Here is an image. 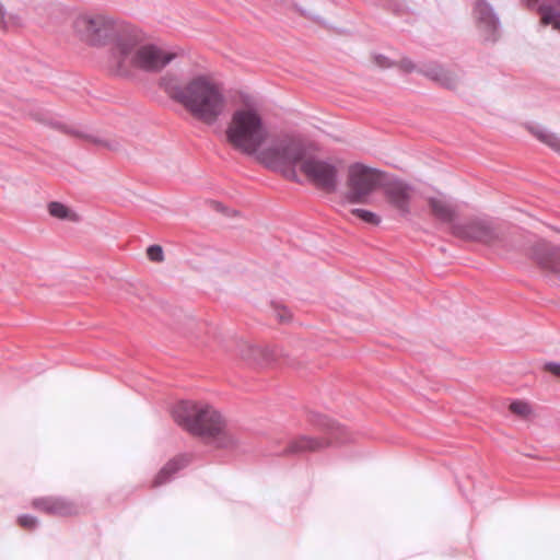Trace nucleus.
Returning a JSON list of instances; mask_svg holds the SVG:
<instances>
[{
    "mask_svg": "<svg viewBox=\"0 0 560 560\" xmlns=\"http://www.w3.org/2000/svg\"><path fill=\"white\" fill-rule=\"evenodd\" d=\"M172 415L177 424L192 435L210 439L218 447L235 445V439L224 430L221 413L208 404L180 400L174 405Z\"/></svg>",
    "mask_w": 560,
    "mask_h": 560,
    "instance_id": "1",
    "label": "nucleus"
},
{
    "mask_svg": "<svg viewBox=\"0 0 560 560\" xmlns=\"http://www.w3.org/2000/svg\"><path fill=\"white\" fill-rule=\"evenodd\" d=\"M170 95L194 117L207 124L217 121L225 106L223 93L205 75H197L184 86H172Z\"/></svg>",
    "mask_w": 560,
    "mask_h": 560,
    "instance_id": "2",
    "label": "nucleus"
},
{
    "mask_svg": "<svg viewBox=\"0 0 560 560\" xmlns=\"http://www.w3.org/2000/svg\"><path fill=\"white\" fill-rule=\"evenodd\" d=\"M131 35L132 38L122 44L110 67L114 74L131 78L136 70L160 72L174 59L173 54L162 50L154 44L142 45L143 34L137 26L131 30Z\"/></svg>",
    "mask_w": 560,
    "mask_h": 560,
    "instance_id": "3",
    "label": "nucleus"
},
{
    "mask_svg": "<svg viewBox=\"0 0 560 560\" xmlns=\"http://www.w3.org/2000/svg\"><path fill=\"white\" fill-rule=\"evenodd\" d=\"M133 27L135 25L130 23L113 20L105 15L79 14L72 23V30L86 44L97 47L110 46V67L122 44L132 38L131 30Z\"/></svg>",
    "mask_w": 560,
    "mask_h": 560,
    "instance_id": "4",
    "label": "nucleus"
},
{
    "mask_svg": "<svg viewBox=\"0 0 560 560\" xmlns=\"http://www.w3.org/2000/svg\"><path fill=\"white\" fill-rule=\"evenodd\" d=\"M225 136L235 150L246 155H258L259 149L267 140L268 130L256 109L238 108L231 116Z\"/></svg>",
    "mask_w": 560,
    "mask_h": 560,
    "instance_id": "5",
    "label": "nucleus"
},
{
    "mask_svg": "<svg viewBox=\"0 0 560 560\" xmlns=\"http://www.w3.org/2000/svg\"><path fill=\"white\" fill-rule=\"evenodd\" d=\"M307 144L299 138L282 136L273 139L271 143L259 151L258 159L270 170L280 172L287 178L300 183L296 167L301 168Z\"/></svg>",
    "mask_w": 560,
    "mask_h": 560,
    "instance_id": "6",
    "label": "nucleus"
},
{
    "mask_svg": "<svg viewBox=\"0 0 560 560\" xmlns=\"http://www.w3.org/2000/svg\"><path fill=\"white\" fill-rule=\"evenodd\" d=\"M378 175L381 172L376 168L361 163L352 164L349 167L346 200L352 205L365 202L380 184Z\"/></svg>",
    "mask_w": 560,
    "mask_h": 560,
    "instance_id": "7",
    "label": "nucleus"
},
{
    "mask_svg": "<svg viewBox=\"0 0 560 560\" xmlns=\"http://www.w3.org/2000/svg\"><path fill=\"white\" fill-rule=\"evenodd\" d=\"M476 31L483 43L495 44L502 35V22L495 8L487 0H476L471 7Z\"/></svg>",
    "mask_w": 560,
    "mask_h": 560,
    "instance_id": "8",
    "label": "nucleus"
},
{
    "mask_svg": "<svg viewBox=\"0 0 560 560\" xmlns=\"http://www.w3.org/2000/svg\"><path fill=\"white\" fill-rule=\"evenodd\" d=\"M453 234L462 240L493 245L501 241V233L494 221L488 217H475L452 226Z\"/></svg>",
    "mask_w": 560,
    "mask_h": 560,
    "instance_id": "9",
    "label": "nucleus"
},
{
    "mask_svg": "<svg viewBox=\"0 0 560 560\" xmlns=\"http://www.w3.org/2000/svg\"><path fill=\"white\" fill-rule=\"evenodd\" d=\"M300 171L322 189L330 192L337 189L338 170L331 161L319 159L308 151Z\"/></svg>",
    "mask_w": 560,
    "mask_h": 560,
    "instance_id": "10",
    "label": "nucleus"
},
{
    "mask_svg": "<svg viewBox=\"0 0 560 560\" xmlns=\"http://www.w3.org/2000/svg\"><path fill=\"white\" fill-rule=\"evenodd\" d=\"M387 202L396 209L400 215L410 213V200L415 194V187L401 179H393L383 187Z\"/></svg>",
    "mask_w": 560,
    "mask_h": 560,
    "instance_id": "11",
    "label": "nucleus"
},
{
    "mask_svg": "<svg viewBox=\"0 0 560 560\" xmlns=\"http://www.w3.org/2000/svg\"><path fill=\"white\" fill-rule=\"evenodd\" d=\"M535 261L545 270L560 272V247L546 241H538L532 248Z\"/></svg>",
    "mask_w": 560,
    "mask_h": 560,
    "instance_id": "12",
    "label": "nucleus"
},
{
    "mask_svg": "<svg viewBox=\"0 0 560 560\" xmlns=\"http://www.w3.org/2000/svg\"><path fill=\"white\" fill-rule=\"evenodd\" d=\"M32 506L51 516H67L70 513V501L65 497H40L32 501Z\"/></svg>",
    "mask_w": 560,
    "mask_h": 560,
    "instance_id": "13",
    "label": "nucleus"
},
{
    "mask_svg": "<svg viewBox=\"0 0 560 560\" xmlns=\"http://www.w3.org/2000/svg\"><path fill=\"white\" fill-rule=\"evenodd\" d=\"M192 460V455L188 453L179 454L170 459L156 475L153 486L160 487L173 480L178 471L187 467Z\"/></svg>",
    "mask_w": 560,
    "mask_h": 560,
    "instance_id": "14",
    "label": "nucleus"
},
{
    "mask_svg": "<svg viewBox=\"0 0 560 560\" xmlns=\"http://www.w3.org/2000/svg\"><path fill=\"white\" fill-rule=\"evenodd\" d=\"M329 442L326 440H319L301 435L300 438L291 441L289 445L281 452H276L277 455H291L301 454L304 452H314L328 446Z\"/></svg>",
    "mask_w": 560,
    "mask_h": 560,
    "instance_id": "15",
    "label": "nucleus"
},
{
    "mask_svg": "<svg viewBox=\"0 0 560 560\" xmlns=\"http://www.w3.org/2000/svg\"><path fill=\"white\" fill-rule=\"evenodd\" d=\"M527 129L540 142L560 154V137L549 131L546 127L535 122L527 125Z\"/></svg>",
    "mask_w": 560,
    "mask_h": 560,
    "instance_id": "16",
    "label": "nucleus"
},
{
    "mask_svg": "<svg viewBox=\"0 0 560 560\" xmlns=\"http://www.w3.org/2000/svg\"><path fill=\"white\" fill-rule=\"evenodd\" d=\"M429 206L433 214L442 222L450 223L456 215L454 207L444 199L431 197L429 199Z\"/></svg>",
    "mask_w": 560,
    "mask_h": 560,
    "instance_id": "17",
    "label": "nucleus"
},
{
    "mask_svg": "<svg viewBox=\"0 0 560 560\" xmlns=\"http://www.w3.org/2000/svg\"><path fill=\"white\" fill-rule=\"evenodd\" d=\"M538 11L541 15L542 24L551 25L555 30L560 32V11L556 10L550 4H541Z\"/></svg>",
    "mask_w": 560,
    "mask_h": 560,
    "instance_id": "18",
    "label": "nucleus"
},
{
    "mask_svg": "<svg viewBox=\"0 0 560 560\" xmlns=\"http://www.w3.org/2000/svg\"><path fill=\"white\" fill-rule=\"evenodd\" d=\"M434 82L446 89L454 90L458 85L459 77L455 72L442 66V71L439 73V77Z\"/></svg>",
    "mask_w": 560,
    "mask_h": 560,
    "instance_id": "19",
    "label": "nucleus"
},
{
    "mask_svg": "<svg viewBox=\"0 0 560 560\" xmlns=\"http://www.w3.org/2000/svg\"><path fill=\"white\" fill-rule=\"evenodd\" d=\"M352 214L357 218L361 219L363 222L371 225H378L381 223V218L373 211L355 208L352 211Z\"/></svg>",
    "mask_w": 560,
    "mask_h": 560,
    "instance_id": "20",
    "label": "nucleus"
},
{
    "mask_svg": "<svg viewBox=\"0 0 560 560\" xmlns=\"http://www.w3.org/2000/svg\"><path fill=\"white\" fill-rule=\"evenodd\" d=\"M442 71V65L438 62H427L422 63L419 67V73L427 77L428 79L435 81L439 77V73Z\"/></svg>",
    "mask_w": 560,
    "mask_h": 560,
    "instance_id": "21",
    "label": "nucleus"
},
{
    "mask_svg": "<svg viewBox=\"0 0 560 560\" xmlns=\"http://www.w3.org/2000/svg\"><path fill=\"white\" fill-rule=\"evenodd\" d=\"M48 212L51 217L62 220L70 215L69 208L58 201H51L48 203Z\"/></svg>",
    "mask_w": 560,
    "mask_h": 560,
    "instance_id": "22",
    "label": "nucleus"
},
{
    "mask_svg": "<svg viewBox=\"0 0 560 560\" xmlns=\"http://www.w3.org/2000/svg\"><path fill=\"white\" fill-rule=\"evenodd\" d=\"M510 410L518 416H527L530 413V407L526 401L514 400L510 405Z\"/></svg>",
    "mask_w": 560,
    "mask_h": 560,
    "instance_id": "23",
    "label": "nucleus"
},
{
    "mask_svg": "<svg viewBox=\"0 0 560 560\" xmlns=\"http://www.w3.org/2000/svg\"><path fill=\"white\" fill-rule=\"evenodd\" d=\"M312 421L329 431H332L336 429H338V427L336 425V423L334 421H331L330 419H328L327 417L325 416H322L319 413H314L312 416Z\"/></svg>",
    "mask_w": 560,
    "mask_h": 560,
    "instance_id": "24",
    "label": "nucleus"
},
{
    "mask_svg": "<svg viewBox=\"0 0 560 560\" xmlns=\"http://www.w3.org/2000/svg\"><path fill=\"white\" fill-rule=\"evenodd\" d=\"M147 255L150 260L160 262L164 258L163 248L160 245H150L147 249Z\"/></svg>",
    "mask_w": 560,
    "mask_h": 560,
    "instance_id": "25",
    "label": "nucleus"
},
{
    "mask_svg": "<svg viewBox=\"0 0 560 560\" xmlns=\"http://www.w3.org/2000/svg\"><path fill=\"white\" fill-rule=\"evenodd\" d=\"M19 524L27 529H34L38 526V518L31 514H23L19 516Z\"/></svg>",
    "mask_w": 560,
    "mask_h": 560,
    "instance_id": "26",
    "label": "nucleus"
},
{
    "mask_svg": "<svg viewBox=\"0 0 560 560\" xmlns=\"http://www.w3.org/2000/svg\"><path fill=\"white\" fill-rule=\"evenodd\" d=\"M273 312L280 323H288L292 317L291 312L280 304L273 305Z\"/></svg>",
    "mask_w": 560,
    "mask_h": 560,
    "instance_id": "27",
    "label": "nucleus"
},
{
    "mask_svg": "<svg viewBox=\"0 0 560 560\" xmlns=\"http://www.w3.org/2000/svg\"><path fill=\"white\" fill-rule=\"evenodd\" d=\"M419 67L420 66H417L410 58H402L400 61H399V68L405 71V72H413V71H417L419 72Z\"/></svg>",
    "mask_w": 560,
    "mask_h": 560,
    "instance_id": "28",
    "label": "nucleus"
},
{
    "mask_svg": "<svg viewBox=\"0 0 560 560\" xmlns=\"http://www.w3.org/2000/svg\"><path fill=\"white\" fill-rule=\"evenodd\" d=\"M374 62L377 67L382 69L392 68L394 66V62L388 57L382 54L374 55Z\"/></svg>",
    "mask_w": 560,
    "mask_h": 560,
    "instance_id": "29",
    "label": "nucleus"
},
{
    "mask_svg": "<svg viewBox=\"0 0 560 560\" xmlns=\"http://www.w3.org/2000/svg\"><path fill=\"white\" fill-rule=\"evenodd\" d=\"M545 370H547L552 375L560 378V363L559 362H555V361L546 362Z\"/></svg>",
    "mask_w": 560,
    "mask_h": 560,
    "instance_id": "30",
    "label": "nucleus"
},
{
    "mask_svg": "<svg viewBox=\"0 0 560 560\" xmlns=\"http://www.w3.org/2000/svg\"><path fill=\"white\" fill-rule=\"evenodd\" d=\"M256 351H258V352H260L262 354L266 363H269L272 360H275L276 354L271 350H268V349H265V350L256 349Z\"/></svg>",
    "mask_w": 560,
    "mask_h": 560,
    "instance_id": "31",
    "label": "nucleus"
},
{
    "mask_svg": "<svg viewBox=\"0 0 560 560\" xmlns=\"http://www.w3.org/2000/svg\"><path fill=\"white\" fill-rule=\"evenodd\" d=\"M213 207L217 211L225 213L226 215H231L230 211H228V209L221 202L213 201Z\"/></svg>",
    "mask_w": 560,
    "mask_h": 560,
    "instance_id": "32",
    "label": "nucleus"
},
{
    "mask_svg": "<svg viewBox=\"0 0 560 560\" xmlns=\"http://www.w3.org/2000/svg\"><path fill=\"white\" fill-rule=\"evenodd\" d=\"M0 19L3 24V27H8L9 21L5 19V9L1 3H0Z\"/></svg>",
    "mask_w": 560,
    "mask_h": 560,
    "instance_id": "33",
    "label": "nucleus"
},
{
    "mask_svg": "<svg viewBox=\"0 0 560 560\" xmlns=\"http://www.w3.org/2000/svg\"><path fill=\"white\" fill-rule=\"evenodd\" d=\"M71 133H72V138H74V137H84L79 131H77L73 127H72Z\"/></svg>",
    "mask_w": 560,
    "mask_h": 560,
    "instance_id": "34",
    "label": "nucleus"
},
{
    "mask_svg": "<svg viewBox=\"0 0 560 560\" xmlns=\"http://www.w3.org/2000/svg\"><path fill=\"white\" fill-rule=\"evenodd\" d=\"M71 218H72V223L78 222L80 220L79 215L73 210H72Z\"/></svg>",
    "mask_w": 560,
    "mask_h": 560,
    "instance_id": "35",
    "label": "nucleus"
},
{
    "mask_svg": "<svg viewBox=\"0 0 560 560\" xmlns=\"http://www.w3.org/2000/svg\"><path fill=\"white\" fill-rule=\"evenodd\" d=\"M527 5L530 7L532 4L536 3L538 0H526Z\"/></svg>",
    "mask_w": 560,
    "mask_h": 560,
    "instance_id": "36",
    "label": "nucleus"
}]
</instances>
